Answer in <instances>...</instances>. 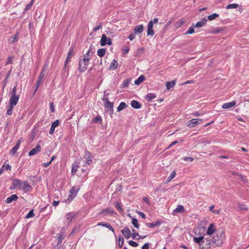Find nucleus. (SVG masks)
<instances>
[{
	"mask_svg": "<svg viewBox=\"0 0 249 249\" xmlns=\"http://www.w3.org/2000/svg\"><path fill=\"white\" fill-rule=\"evenodd\" d=\"M204 236L193 237L194 241L199 246V249H210L211 246L215 245L216 247H220L223 243L225 235L223 230L217 231L216 236L211 238V236L205 237Z\"/></svg>",
	"mask_w": 249,
	"mask_h": 249,
	"instance_id": "nucleus-1",
	"label": "nucleus"
},
{
	"mask_svg": "<svg viewBox=\"0 0 249 249\" xmlns=\"http://www.w3.org/2000/svg\"><path fill=\"white\" fill-rule=\"evenodd\" d=\"M90 58L89 57H84L82 59L83 62H82L81 59L80 58L79 62V69L78 71L79 72L82 73L84 72L88 66L89 63Z\"/></svg>",
	"mask_w": 249,
	"mask_h": 249,
	"instance_id": "nucleus-2",
	"label": "nucleus"
},
{
	"mask_svg": "<svg viewBox=\"0 0 249 249\" xmlns=\"http://www.w3.org/2000/svg\"><path fill=\"white\" fill-rule=\"evenodd\" d=\"M11 97L9 100V105L15 106L19 99V95L16 94V87H14L11 92Z\"/></svg>",
	"mask_w": 249,
	"mask_h": 249,
	"instance_id": "nucleus-3",
	"label": "nucleus"
},
{
	"mask_svg": "<svg viewBox=\"0 0 249 249\" xmlns=\"http://www.w3.org/2000/svg\"><path fill=\"white\" fill-rule=\"evenodd\" d=\"M79 190V188L77 189H76V188H71L70 191V195L69 196L68 198L67 199L64 200L63 202L68 203L71 202L76 196Z\"/></svg>",
	"mask_w": 249,
	"mask_h": 249,
	"instance_id": "nucleus-4",
	"label": "nucleus"
},
{
	"mask_svg": "<svg viewBox=\"0 0 249 249\" xmlns=\"http://www.w3.org/2000/svg\"><path fill=\"white\" fill-rule=\"evenodd\" d=\"M78 215L76 212H69L66 213L65 217L68 221V223L70 224L74 219H75Z\"/></svg>",
	"mask_w": 249,
	"mask_h": 249,
	"instance_id": "nucleus-5",
	"label": "nucleus"
},
{
	"mask_svg": "<svg viewBox=\"0 0 249 249\" xmlns=\"http://www.w3.org/2000/svg\"><path fill=\"white\" fill-rule=\"evenodd\" d=\"M111 40L110 38H107L106 35L103 34L101 36L100 41V44L102 46H104L107 44L109 45H111Z\"/></svg>",
	"mask_w": 249,
	"mask_h": 249,
	"instance_id": "nucleus-6",
	"label": "nucleus"
},
{
	"mask_svg": "<svg viewBox=\"0 0 249 249\" xmlns=\"http://www.w3.org/2000/svg\"><path fill=\"white\" fill-rule=\"evenodd\" d=\"M198 121H202V119H193L189 120L187 123V125L188 126L193 127L196 126L197 124H199Z\"/></svg>",
	"mask_w": 249,
	"mask_h": 249,
	"instance_id": "nucleus-7",
	"label": "nucleus"
},
{
	"mask_svg": "<svg viewBox=\"0 0 249 249\" xmlns=\"http://www.w3.org/2000/svg\"><path fill=\"white\" fill-rule=\"evenodd\" d=\"M41 146L39 144H37L29 152V156H32L37 154L41 151Z\"/></svg>",
	"mask_w": 249,
	"mask_h": 249,
	"instance_id": "nucleus-8",
	"label": "nucleus"
},
{
	"mask_svg": "<svg viewBox=\"0 0 249 249\" xmlns=\"http://www.w3.org/2000/svg\"><path fill=\"white\" fill-rule=\"evenodd\" d=\"M59 124L60 121L59 120H56L52 124L49 131L50 134L52 135L54 133L55 128L59 125Z\"/></svg>",
	"mask_w": 249,
	"mask_h": 249,
	"instance_id": "nucleus-9",
	"label": "nucleus"
},
{
	"mask_svg": "<svg viewBox=\"0 0 249 249\" xmlns=\"http://www.w3.org/2000/svg\"><path fill=\"white\" fill-rule=\"evenodd\" d=\"M21 142V139H19V140H18L15 146L12 148V149H11V150L10 151V153L12 155H14L16 154V152H17L18 150V148L19 147Z\"/></svg>",
	"mask_w": 249,
	"mask_h": 249,
	"instance_id": "nucleus-10",
	"label": "nucleus"
},
{
	"mask_svg": "<svg viewBox=\"0 0 249 249\" xmlns=\"http://www.w3.org/2000/svg\"><path fill=\"white\" fill-rule=\"evenodd\" d=\"M122 234L126 238L128 239L131 236V231L128 227L124 228L121 231Z\"/></svg>",
	"mask_w": 249,
	"mask_h": 249,
	"instance_id": "nucleus-11",
	"label": "nucleus"
},
{
	"mask_svg": "<svg viewBox=\"0 0 249 249\" xmlns=\"http://www.w3.org/2000/svg\"><path fill=\"white\" fill-rule=\"evenodd\" d=\"M207 21V19L205 18H202L201 20L198 21L195 25V27L196 28H200L206 24Z\"/></svg>",
	"mask_w": 249,
	"mask_h": 249,
	"instance_id": "nucleus-12",
	"label": "nucleus"
},
{
	"mask_svg": "<svg viewBox=\"0 0 249 249\" xmlns=\"http://www.w3.org/2000/svg\"><path fill=\"white\" fill-rule=\"evenodd\" d=\"M215 231V227L213 224H210L206 232L207 236H210L213 234Z\"/></svg>",
	"mask_w": 249,
	"mask_h": 249,
	"instance_id": "nucleus-13",
	"label": "nucleus"
},
{
	"mask_svg": "<svg viewBox=\"0 0 249 249\" xmlns=\"http://www.w3.org/2000/svg\"><path fill=\"white\" fill-rule=\"evenodd\" d=\"M74 53V50H73V47H71L70 48L69 52L67 54V57L66 58L65 62V66H66L67 64L68 63L69 61L70 60V58H71V56Z\"/></svg>",
	"mask_w": 249,
	"mask_h": 249,
	"instance_id": "nucleus-14",
	"label": "nucleus"
},
{
	"mask_svg": "<svg viewBox=\"0 0 249 249\" xmlns=\"http://www.w3.org/2000/svg\"><path fill=\"white\" fill-rule=\"evenodd\" d=\"M162 223V220H158L153 223H147L146 226L149 228H152L155 226H158Z\"/></svg>",
	"mask_w": 249,
	"mask_h": 249,
	"instance_id": "nucleus-15",
	"label": "nucleus"
},
{
	"mask_svg": "<svg viewBox=\"0 0 249 249\" xmlns=\"http://www.w3.org/2000/svg\"><path fill=\"white\" fill-rule=\"evenodd\" d=\"M133 31L135 34L142 33L143 31V26L142 24L136 26Z\"/></svg>",
	"mask_w": 249,
	"mask_h": 249,
	"instance_id": "nucleus-16",
	"label": "nucleus"
},
{
	"mask_svg": "<svg viewBox=\"0 0 249 249\" xmlns=\"http://www.w3.org/2000/svg\"><path fill=\"white\" fill-rule=\"evenodd\" d=\"M131 107L135 109H139L142 107V104L137 101L132 100L130 103Z\"/></svg>",
	"mask_w": 249,
	"mask_h": 249,
	"instance_id": "nucleus-17",
	"label": "nucleus"
},
{
	"mask_svg": "<svg viewBox=\"0 0 249 249\" xmlns=\"http://www.w3.org/2000/svg\"><path fill=\"white\" fill-rule=\"evenodd\" d=\"M18 198V197L17 195L14 194L11 195L10 196L7 197L5 200V202L6 203H10L13 201H15Z\"/></svg>",
	"mask_w": 249,
	"mask_h": 249,
	"instance_id": "nucleus-18",
	"label": "nucleus"
},
{
	"mask_svg": "<svg viewBox=\"0 0 249 249\" xmlns=\"http://www.w3.org/2000/svg\"><path fill=\"white\" fill-rule=\"evenodd\" d=\"M236 104L235 101H232L230 103H225L222 106V108L227 109L234 107Z\"/></svg>",
	"mask_w": 249,
	"mask_h": 249,
	"instance_id": "nucleus-19",
	"label": "nucleus"
},
{
	"mask_svg": "<svg viewBox=\"0 0 249 249\" xmlns=\"http://www.w3.org/2000/svg\"><path fill=\"white\" fill-rule=\"evenodd\" d=\"M13 185L14 187H21L23 185V182L20 179H14L13 180Z\"/></svg>",
	"mask_w": 249,
	"mask_h": 249,
	"instance_id": "nucleus-20",
	"label": "nucleus"
},
{
	"mask_svg": "<svg viewBox=\"0 0 249 249\" xmlns=\"http://www.w3.org/2000/svg\"><path fill=\"white\" fill-rule=\"evenodd\" d=\"M185 211L184 208L182 205H178L177 207L173 211V213H183Z\"/></svg>",
	"mask_w": 249,
	"mask_h": 249,
	"instance_id": "nucleus-21",
	"label": "nucleus"
},
{
	"mask_svg": "<svg viewBox=\"0 0 249 249\" xmlns=\"http://www.w3.org/2000/svg\"><path fill=\"white\" fill-rule=\"evenodd\" d=\"M145 76L143 75H141L138 77V78L137 80H136L134 81V83L135 85H139L141 83L144 81L145 80Z\"/></svg>",
	"mask_w": 249,
	"mask_h": 249,
	"instance_id": "nucleus-22",
	"label": "nucleus"
},
{
	"mask_svg": "<svg viewBox=\"0 0 249 249\" xmlns=\"http://www.w3.org/2000/svg\"><path fill=\"white\" fill-rule=\"evenodd\" d=\"M176 80H172L171 81H169L166 82V87L168 90H169L171 88H173L175 86L176 84Z\"/></svg>",
	"mask_w": 249,
	"mask_h": 249,
	"instance_id": "nucleus-23",
	"label": "nucleus"
},
{
	"mask_svg": "<svg viewBox=\"0 0 249 249\" xmlns=\"http://www.w3.org/2000/svg\"><path fill=\"white\" fill-rule=\"evenodd\" d=\"M118 61L114 59L109 66V69L110 70H115L118 67Z\"/></svg>",
	"mask_w": 249,
	"mask_h": 249,
	"instance_id": "nucleus-24",
	"label": "nucleus"
},
{
	"mask_svg": "<svg viewBox=\"0 0 249 249\" xmlns=\"http://www.w3.org/2000/svg\"><path fill=\"white\" fill-rule=\"evenodd\" d=\"M127 107V105L124 102H121L118 107L117 110L120 112Z\"/></svg>",
	"mask_w": 249,
	"mask_h": 249,
	"instance_id": "nucleus-25",
	"label": "nucleus"
},
{
	"mask_svg": "<svg viewBox=\"0 0 249 249\" xmlns=\"http://www.w3.org/2000/svg\"><path fill=\"white\" fill-rule=\"evenodd\" d=\"M105 212H107V213L111 214H112L114 213V212L112 209H110L109 208H107L106 209L101 210L100 212L99 213V214H101L102 213H104Z\"/></svg>",
	"mask_w": 249,
	"mask_h": 249,
	"instance_id": "nucleus-26",
	"label": "nucleus"
},
{
	"mask_svg": "<svg viewBox=\"0 0 249 249\" xmlns=\"http://www.w3.org/2000/svg\"><path fill=\"white\" fill-rule=\"evenodd\" d=\"M105 107L106 108H107L108 110H110L111 112H113V103L110 102H107V103H105Z\"/></svg>",
	"mask_w": 249,
	"mask_h": 249,
	"instance_id": "nucleus-27",
	"label": "nucleus"
},
{
	"mask_svg": "<svg viewBox=\"0 0 249 249\" xmlns=\"http://www.w3.org/2000/svg\"><path fill=\"white\" fill-rule=\"evenodd\" d=\"M156 96L152 93H148L146 95V99L147 101H151L156 98Z\"/></svg>",
	"mask_w": 249,
	"mask_h": 249,
	"instance_id": "nucleus-28",
	"label": "nucleus"
},
{
	"mask_svg": "<svg viewBox=\"0 0 249 249\" xmlns=\"http://www.w3.org/2000/svg\"><path fill=\"white\" fill-rule=\"evenodd\" d=\"M184 21L182 19H180L175 23L174 26L175 28L178 29L184 24Z\"/></svg>",
	"mask_w": 249,
	"mask_h": 249,
	"instance_id": "nucleus-29",
	"label": "nucleus"
},
{
	"mask_svg": "<svg viewBox=\"0 0 249 249\" xmlns=\"http://www.w3.org/2000/svg\"><path fill=\"white\" fill-rule=\"evenodd\" d=\"M106 53L105 49H100L97 51V54L100 57L104 56Z\"/></svg>",
	"mask_w": 249,
	"mask_h": 249,
	"instance_id": "nucleus-30",
	"label": "nucleus"
},
{
	"mask_svg": "<svg viewBox=\"0 0 249 249\" xmlns=\"http://www.w3.org/2000/svg\"><path fill=\"white\" fill-rule=\"evenodd\" d=\"M92 122L95 123H101L102 122V118L98 115L95 118H93Z\"/></svg>",
	"mask_w": 249,
	"mask_h": 249,
	"instance_id": "nucleus-31",
	"label": "nucleus"
},
{
	"mask_svg": "<svg viewBox=\"0 0 249 249\" xmlns=\"http://www.w3.org/2000/svg\"><path fill=\"white\" fill-rule=\"evenodd\" d=\"M115 207L119 212H122L123 211V209L121 207V205L118 201H116L115 202Z\"/></svg>",
	"mask_w": 249,
	"mask_h": 249,
	"instance_id": "nucleus-32",
	"label": "nucleus"
},
{
	"mask_svg": "<svg viewBox=\"0 0 249 249\" xmlns=\"http://www.w3.org/2000/svg\"><path fill=\"white\" fill-rule=\"evenodd\" d=\"M64 239V235L62 233H60L58 234V238H57V240H58V242H57V245H60L62 242V240Z\"/></svg>",
	"mask_w": 249,
	"mask_h": 249,
	"instance_id": "nucleus-33",
	"label": "nucleus"
},
{
	"mask_svg": "<svg viewBox=\"0 0 249 249\" xmlns=\"http://www.w3.org/2000/svg\"><path fill=\"white\" fill-rule=\"evenodd\" d=\"M132 224L137 229L139 228V224H138V221L136 218H133L132 219Z\"/></svg>",
	"mask_w": 249,
	"mask_h": 249,
	"instance_id": "nucleus-34",
	"label": "nucleus"
},
{
	"mask_svg": "<svg viewBox=\"0 0 249 249\" xmlns=\"http://www.w3.org/2000/svg\"><path fill=\"white\" fill-rule=\"evenodd\" d=\"M238 6H239V5L238 4L232 3V4H228L226 8L227 9H235V8H237Z\"/></svg>",
	"mask_w": 249,
	"mask_h": 249,
	"instance_id": "nucleus-35",
	"label": "nucleus"
},
{
	"mask_svg": "<svg viewBox=\"0 0 249 249\" xmlns=\"http://www.w3.org/2000/svg\"><path fill=\"white\" fill-rule=\"evenodd\" d=\"M194 27H195V25H194V24H193V25L191 26L189 28L188 30L185 33V35L192 34L194 33L195 32Z\"/></svg>",
	"mask_w": 249,
	"mask_h": 249,
	"instance_id": "nucleus-36",
	"label": "nucleus"
},
{
	"mask_svg": "<svg viewBox=\"0 0 249 249\" xmlns=\"http://www.w3.org/2000/svg\"><path fill=\"white\" fill-rule=\"evenodd\" d=\"M103 227H105L107 229H108L110 231L114 232V229L113 227L108 223H105L104 224Z\"/></svg>",
	"mask_w": 249,
	"mask_h": 249,
	"instance_id": "nucleus-37",
	"label": "nucleus"
},
{
	"mask_svg": "<svg viewBox=\"0 0 249 249\" xmlns=\"http://www.w3.org/2000/svg\"><path fill=\"white\" fill-rule=\"evenodd\" d=\"M124 240L123 237L122 236H120L119 237V242H118V247L119 248H122L124 245Z\"/></svg>",
	"mask_w": 249,
	"mask_h": 249,
	"instance_id": "nucleus-38",
	"label": "nucleus"
},
{
	"mask_svg": "<svg viewBox=\"0 0 249 249\" xmlns=\"http://www.w3.org/2000/svg\"><path fill=\"white\" fill-rule=\"evenodd\" d=\"M238 208L240 210H248V209L247 206L244 204L239 203L238 204Z\"/></svg>",
	"mask_w": 249,
	"mask_h": 249,
	"instance_id": "nucleus-39",
	"label": "nucleus"
},
{
	"mask_svg": "<svg viewBox=\"0 0 249 249\" xmlns=\"http://www.w3.org/2000/svg\"><path fill=\"white\" fill-rule=\"evenodd\" d=\"M219 16L218 14L214 13L208 16V19L209 20H213Z\"/></svg>",
	"mask_w": 249,
	"mask_h": 249,
	"instance_id": "nucleus-40",
	"label": "nucleus"
},
{
	"mask_svg": "<svg viewBox=\"0 0 249 249\" xmlns=\"http://www.w3.org/2000/svg\"><path fill=\"white\" fill-rule=\"evenodd\" d=\"M34 210L33 209L30 210L29 213L27 214V215L25 216L26 218H29L31 217H33L35 216L34 214Z\"/></svg>",
	"mask_w": 249,
	"mask_h": 249,
	"instance_id": "nucleus-41",
	"label": "nucleus"
},
{
	"mask_svg": "<svg viewBox=\"0 0 249 249\" xmlns=\"http://www.w3.org/2000/svg\"><path fill=\"white\" fill-rule=\"evenodd\" d=\"M129 83H130V80L129 79H126L121 85V88H124L127 87L129 84Z\"/></svg>",
	"mask_w": 249,
	"mask_h": 249,
	"instance_id": "nucleus-42",
	"label": "nucleus"
},
{
	"mask_svg": "<svg viewBox=\"0 0 249 249\" xmlns=\"http://www.w3.org/2000/svg\"><path fill=\"white\" fill-rule=\"evenodd\" d=\"M147 36H154L155 33L153 28H147Z\"/></svg>",
	"mask_w": 249,
	"mask_h": 249,
	"instance_id": "nucleus-43",
	"label": "nucleus"
},
{
	"mask_svg": "<svg viewBox=\"0 0 249 249\" xmlns=\"http://www.w3.org/2000/svg\"><path fill=\"white\" fill-rule=\"evenodd\" d=\"M128 244L133 247H137L138 246L139 244L136 242L133 241L132 240H130L128 242Z\"/></svg>",
	"mask_w": 249,
	"mask_h": 249,
	"instance_id": "nucleus-44",
	"label": "nucleus"
},
{
	"mask_svg": "<svg viewBox=\"0 0 249 249\" xmlns=\"http://www.w3.org/2000/svg\"><path fill=\"white\" fill-rule=\"evenodd\" d=\"M78 168V166L77 165L72 164V167L71 169V173L72 175H74L76 172L77 171V169Z\"/></svg>",
	"mask_w": 249,
	"mask_h": 249,
	"instance_id": "nucleus-45",
	"label": "nucleus"
},
{
	"mask_svg": "<svg viewBox=\"0 0 249 249\" xmlns=\"http://www.w3.org/2000/svg\"><path fill=\"white\" fill-rule=\"evenodd\" d=\"M175 175H176V171H173L170 174V175L169 176V177H168V178L167 179V181H170L171 179H172L175 177Z\"/></svg>",
	"mask_w": 249,
	"mask_h": 249,
	"instance_id": "nucleus-46",
	"label": "nucleus"
},
{
	"mask_svg": "<svg viewBox=\"0 0 249 249\" xmlns=\"http://www.w3.org/2000/svg\"><path fill=\"white\" fill-rule=\"evenodd\" d=\"M18 34H16L15 35L12 36L11 38L12 39L11 41V43H13L18 41Z\"/></svg>",
	"mask_w": 249,
	"mask_h": 249,
	"instance_id": "nucleus-47",
	"label": "nucleus"
},
{
	"mask_svg": "<svg viewBox=\"0 0 249 249\" xmlns=\"http://www.w3.org/2000/svg\"><path fill=\"white\" fill-rule=\"evenodd\" d=\"M13 106H11L10 105L9 106L7 110L6 114L8 115H10L12 113V110L13 108Z\"/></svg>",
	"mask_w": 249,
	"mask_h": 249,
	"instance_id": "nucleus-48",
	"label": "nucleus"
},
{
	"mask_svg": "<svg viewBox=\"0 0 249 249\" xmlns=\"http://www.w3.org/2000/svg\"><path fill=\"white\" fill-rule=\"evenodd\" d=\"M33 1H34V0H32V1H31L30 3H29V4H28L26 6V7L25 8V11H28L29 10H30L33 4Z\"/></svg>",
	"mask_w": 249,
	"mask_h": 249,
	"instance_id": "nucleus-49",
	"label": "nucleus"
},
{
	"mask_svg": "<svg viewBox=\"0 0 249 249\" xmlns=\"http://www.w3.org/2000/svg\"><path fill=\"white\" fill-rule=\"evenodd\" d=\"M214 207V205H212L210 207H209V211H212L213 213H215V214L218 213L219 210H213Z\"/></svg>",
	"mask_w": 249,
	"mask_h": 249,
	"instance_id": "nucleus-50",
	"label": "nucleus"
},
{
	"mask_svg": "<svg viewBox=\"0 0 249 249\" xmlns=\"http://www.w3.org/2000/svg\"><path fill=\"white\" fill-rule=\"evenodd\" d=\"M102 28V22H100L98 26H96V27H95L93 29V31L94 32H96L101 29Z\"/></svg>",
	"mask_w": 249,
	"mask_h": 249,
	"instance_id": "nucleus-51",
	"label": "nucleus"
},
{
	"mask_svg": "<svg viewBox=\"0 0 249 249\" xmlns=\"http://www.w3.org/2000/svg\"><path fill=\"white\" fill-rule=\"evenodd\" d=\"M133 233L131 234V236L133 239L136 238V236H139L138 232H135V231L134 229H132Z\"/></svg>",
	"mask_w": 249,
	"mask_h": 249,
	"instance_id": "nucleus-52",
	"label": "nucleus"
},
{
	"mask_svg": "<svg viewBox=\"0 0 249 249\" xmlns=\"http://www.w3.org/2000/svg\"><path fill=\"white\" fill-rule=\"evenodd\" d=\"M149 243H145L142 247V249H149Z\"/></svg>",
	"mask_w": 249,
	"mask_h": 249,
	"instance_id": "nucleus-53",
	"label": "nucleus"
},
{
	"mask_svg": "<svg viewBox=\"0 0 249 249\" xmlns=\"http://www.w3.org/2000/svg\"><path fill=\"white\" fill-rule=\"evenodd\" d=\"M40 81H41V80H39L38 79L36 81V89H35V92L37 91V89L38 88V87H39V86L40 85Z\"/></svg>",
	"mask_w": 249,
	"mask_h": 249,
	"instance_id": "nucleus-54",
	"label": "nucleus"
},
{
	"mask_svg": "<svg viewBox=\"0 0 249 249\" xmlns=\"http://www.w3.org/2000/svg\"><path fill=\"white\" fill-rule=\"evenodd\" d=\"M40 81H41V80H39L38 79L36 81V89H35V92L37 91V89L38 88V87H39V86L40 85Z\"/></svg>",
	"mask_w": 249,
	"mask_h": 249,
	"instance_id": "nucleus-55",
	"label": "nucleus"
},
{
	"mask_svg": "<svg viewBox=\"0 0 249 249\" xmlns=\"http://www.w3.org/2000/svg\"><path fill=\"white\" fill-rule=\"evenodd\" d=\"M183 160L185 161H190V162H191V161H193L194 159L193 158H192V157H185V158H183Z\"/></svg>",
	"mask_w": 249,
	"mask_h": 249,
	"instance_id": "nucleus-56",
	"label": "nucleus"
},
{
	"mask_svg": "<svg viewBox=\"0 0 249 249\" xmlns=\"http://www.w3.org/2000/svg\"><path fill=\"white\" fill-rule=\"evenodd\" d=\"M44 76V70L40 73L38 76V80H41Z\"/></svg>",
	"mask_w": 249,
	"mask_h": 249,
	"instance_id": "nucleus-57",
	"label": "nucleus"
},
{
	"mask_svg": "<svg viewBox=\"0 0 249 249\" xmlns=\"http://www.w3.org/2000/svg\"><path fill=\"white\" fill-rule=\"evenodd\" d=\"M135 34H134V33L133 34V33H131L128 36V38L130 40L132 41L135 38Z\"/></svg>",
	"mask_w": 249,
	"mask_h": 249,
	"instance_id": "nucleus-58",
	"label": "nucleus"
},
{
	"mask_svg": "<svg viewBox=\"0 0 249 249\" xmlns=\"http://www.w3.org/2000/svg\"><path fill=\"white\" fill-rule=\"evenodd\" d=\"M122 51L124 53H127L129 51V49L127 47L124 46L123 47Z\"/></svg>",
	"mask_w": 249,
	"mask_h": 249,
	"instance_id": "nucleus-59",
	"label": "nucleus"
},
{
	"mask_svg": "<svg viewBox=\"0 0 249 249\" xmlns=\"http://www.w3.org/2000/svg\"><path fill=\"white\" fill-rule=\"evenodd\" d=\"M142 200L146 202L148 205H150V201L149 199L146 197H144L142 198Z\"/></svg>",
	"mask_w": 249,
	"mask_h": 249,
	"instance_id": "nucleus-60",
	"label": "nucleus"
},
{
	"mask_svg": "<svg viewBox=\"0 0 249 249\" xmlns=\"http://www.w3.org/2000/svg\"><path fill=\"white\" fill-rule=\"evenodd\" d=\"M222 31V30L220 29H216V30H213L212 32V33L213 34H218L220 32H221Z\"/></svg>",
	"mask_w": 249,
	"mask_h": 249,
	"instance_id": "nucleus-61",
	"label": "nucleus"
},
{
	"mask_svg": "<svg viewBox=\"0 0 249 249\" xmlns=\"http://www.w3.org/2000/svg\"><path fill=\"white\" fill-rule=\"evenodd\" d=\"M138 214L142 217V218L145 219L146 217L145 214L142 212H138Z\"/></svg>",
	"mask_w": 249,
	"mask_h": 249,
	"instance_id": "nucleus-62",
	"label": "nucleus"
},
{
	"mask_svg": "<svg viewBox=\"0 0 249 249\" xmlns=\"http://www.w3.org/2000/svg\"><path fill=\"white\" fill-rule=\"evenodd\" d=\"M87 161H86V163L88 164H90L91 162H92V159H91V158L89 157L87 160H86Z\"/></svg>",
	"mask_w": 249,
	"mask_h": 249,
	"instance_id": "nucleus-63",
	"label": "nucleus"
},
{
	"mask_svg": "<svg viewBox=\"0 0 249 249\" xmlns=\"http://www.w3.org/2000/svg\"><path fill=\"white\" fill-rule=\"evenodd\" d=\"M153 22L152 20H150L148 24L147 28H153Z\"/></svg>",
	"mask_w": 249,
	"mask_h": 249,
	"instance_id": "nucleus-64",
	"label": "nucleus"
}]
</instances>
